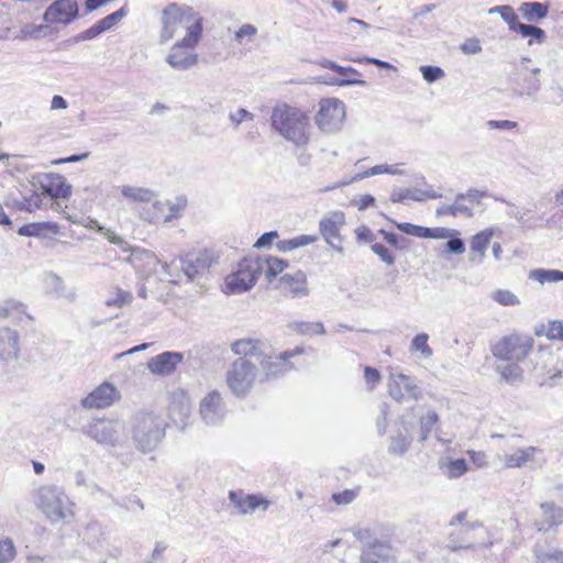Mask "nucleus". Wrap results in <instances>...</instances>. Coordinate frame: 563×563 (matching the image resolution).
<instances>
[{
  "label": "nucleus",
  "mask_w": 563,
  "mask_h": 563,
  "mask_svg": "<svg viewBox=\"0 0 563 563\" xmlns=\"http://www.w3.org/2000/svg\"><path fill=\"white\" fill-rule=\"evenodd\" d=\"M271 121L273 130L295 146L303 148L310 143L312 128L306 111L287 103L278 104L272 111Z\"/></svg>",
  "instance_id": "1"
},
{
  "label": "nucleus",
  "mask_w": 563,
  "mask_h": 563,
  "mask_svg": "<svg viewBox=\"0 0 563 563\" xmlns=\"http://www.w3.org/2000/svg\"><path fill=\"white\" fill-rule=\"evenodd\" d=\"M166 420L153 411L141 410L130 419L131 438L135 448L143 452H152L165 438Z\"/></svg>",
  "instance_id": "2"
},
{
  "label": "nucleus",
  "mask_w": 563,
  "mask_h": 563,
  "mask_svg": "<svg viewBox=\"0 0 563 563\" xmlns=\"http://www.w3.org/2000/svg\"><path fill=\"white\" fill-rule=\"evenodd\" d=\"M203 24L197 21L194 25H187V33L176 41L169 48L165 62L174 70L186 71L198 65L199 56L196 53L202 37Z\"/></svg>",
  "instance_id": "3"
},
{
  "label": "nucleus",
  "mask_w": 563,
  "mask_h": 563,
  "mask_svg": "<svg viewBox=\"0 0 563 563\" xmlns=\"http://www.w3.org/2000/svg\"><path fill=\"white\" fill-rule=\"evenodd\" d=\"M198 20L202 23V18L191 7L176 2L167 4L159 15V44L168 43L175 37L180 27L185 26L187 29V25H194Z\"/></svg>",
  "instance_id": "4"
},
{
  "label": "nucleus",
  "mask_w": 563,
  "mask_h": 563,
  "mask_svg": "<svg viewBox=\"0 0 563 563\" xmlns=\"http://www.w3.org/2000/svg\"><path fill=\"white\" fill-rule=\"evenodd\" d=\"M68 503V497L56 486H42L36 492L35 504L37 508L53 523L64 521L70 514Z\"/></svg>",
  "instance_id": "5"
},
{
  "label": "nucleus",
  "mask_w": 563,
  "mask_h": 563,
  "mask_svg": "<svg viewBox=\"0 0 563 563\" xmlns=\"http://www.w3.org/2000/svg\"><path fill=\"white\" fill-rule=\"evenodd\" d=\"M261 276V266L254 256L244 257L224 280L225 292L242 294L250 290Z\"/></svg>",
  "instance_id": "6"
},
{
  "label": "nucleus",
  "mask_w": 563,
  "mask_h": 563,
  "mask_svg": "<svg viewBox=\"0 0 563 563\" xmlns=\"http://www.w3.org/2000/svg\"><path fill=\"white\" fill-rule=\"evenodd\" d=\"M346 108L343 101L338 98H324L319 102V109L314 122L320 131L335 133L344 124Z\"/></svg>",
  "instance_id": "7"
},
{
  "label": "nucleus",
  "mask_w": 563,
  "mask_h": 563,
  "mask_svg": "<svg viewBox=\"0 0 563 563\" xmlns=\"http://www.w3.org/2000/svg\"><path fill=\"white\" fill-rule=\"evenodd\" d=\"M256 378L255 365L245 360H236L227 373V383L236 397H244L253 387Z\"/></svg>",
  "instance_id": "8"
},
{
  "label": "nucleus",
  "mask_w": 563,
  "mask_h": 563,
  "mask_svg": "<svg viewBox=\"0 0 563 563\" xmlns=\"http://www.w3.org/2000/svg\"><path fill=\"white\" fill-rule=\"evenodd\" d=\"M123 252L130 254L126 262L134 267L140 278L157 280L159 258L153 252L139 246H131L129 243L128 250Z\"/></svg>",
  "instance_id": "9"
},
{
  "label": "nucleus",
  "mask_w": 563,
  "mask_h": 563,
  "mask_svg": "<svg viewBox=\"0 0 563 563\" xmlns=\"http://www.w3.org/2000/svg\"><path fill=\"white\" fill-rule=\"evenodd\" d=\"M79 16L77 0H54L44 11L42 19L55 26H67Z\"/></svg>",
  "instance_id": "10"
},
{
  "label": "nucleus",
  "mask_w": 563,
  "mask_h": 563,
  "mask_svg": "<svg viewBox=\"0 0 563 563\" xmlns=\"http://www.w3.org/2000/svg\"><path fill=\"white\" fill-rule=\"evenodd\" d=\"M344 224L345 214L339 210L329 212L319 222V232L321 236L328 245L340 254L343 253L341 230Z\"/></svg>",
  "instance_id": "11"
},
{
  "label": "nucleus",
  "mask_w": 563,
  "mask_h": 563,
  "mask_svg": "<svg viewBox=\"0 0 563 563\" xmlns=\"http://www.w3.org/2000/svg\"><path fill=\"white\" fill-rule=\"evenodd\" d=\"M123 429V424L119 420L97 419L88 426L86 433L98 443L115 446Z\"/></svg>",
  "instance_id": "12"
},
{
  "label": "nucleus",
  "mask_w": 563,
  "mask_h": 563,
  "mask_svg": "<svg viewBox=\"0 0 563 563\" xmlns=\"http://www.w3.org/2000/svg\"><path fill=\"white\" fill-rule=\"evenodd\" d=\"M531 59L523 57L521 59V69L515 78V89L518 96H527L534 98L541 89L539 67L529 68L526 64H529Z\"/></svg>",
  "instance_id": "13"
},
{
  "label": "nucleus",
  "mask_w": 563,
  "mask_h": 563,
  "mask_svg": "<svg viewBox=\"0 0 563 563\" xmlns=\"http://www.w3.org/2000/svg\"><path fill=\"white\" fill-rule=\"evenodd\" d=\"M213 263V254L208 250H201L186 254L180 258V268L188 279L207 272Z\"/></svg>",
  "instance_id": "14"
},
{
  "label": "nucleus",
  "mask_w": 563,
  "mask_h": 563,
  "mask_svg": "<svg viewBox=\"0 0 563 563\" xmlns=\"http://www.w3.org/2000/svg\"><path fill=\"white\" fill-rule=\"evenodd\" d=\"M200 416L202 420L210 426L220 423L225 413L221 395L213 390L209 393L200 402Z\"/></svg>",
  "instance_id": "15"
},
{
  "label": "nucleus",
  "mask_w": 563,
  "mask_h": 563,
  "mask_svg": "<svg viewBox=\"0 0 563 563\" xmlns=\"http://www.w3.org/2000/svg\"><path fill=\"white\" fill-rule=\"evenodd\" d=\"M503 230L499 227H489L486 228L478 233H476L470 243L471 254L470 261L475 262L477 264L482 263L485 255L486 250L494 236H501Z\"/></svg>",
  "instance_id": "16"
},
{
  "label": "nucleus",
  "mask_w": 563,
  "mask_h": 563,
  "mask_svg": "<svg viewBox=\"0 0 563 563\" xmlns=\"http://www.w3.org/2000/svg\"><path fill=\"white\" fill-rule=\"evenodd\" d=\"M229 499L238 509L239 514L247 515L253 514L258 507L267 510L271 501L255 494H244L243 492H229Z\"/></svg>",
  "instance_id": "17"
},
{
  "label": "nucleus",
  "mask_w": 563,
  "mask_h": 563,
  "mask_svg": "<svg viewBox=\"0 0 563 563\" xmlns=\"http://www.w3.org/2000/svg\"><path fill=\"white\" fill-rule=\"evenodd\" d=\"M394 551L388 542L375 540L367 543L362 551V563H394Z\"/></svg>",
  "instance_id": "18"
},
{
  "label": "nucleus",
  "mask_w": 563,
  "mask_h": 563,
  "mask_svg": "<svg viewBox=\"0 0 563 563\" xmlns=\"http://www.w3.org/2000/svg\"><path fill=\"white\" fill-rule=\"evenodd\" d=\"M260 360L267 378L276 377L292 368L289 358L296 354H253Z\"/></svg>",
  "instance_id": "19"
},
{
  "label": "nucleus",
  "mask_w": 563,
  "mask_h": 563,
  "mask_svg": "<svg viewBox=\"0 0 563 563\" xmlns=\"http://www.w3.org/2000/svg\"><path fill=\"white\" fill-rule=\"evenodd\" d=\"M394 383L389 384V395L398 402L407 399H417L420 389L415 384L413 379L405 374L393 376Z\"/></svg>",
  "instance_id": "20"
},
{
  "label": "nucleus",
  "mask_w": 563,
  "mask_h": 563,
  "mask_svg": "<svg viewBox=\"0 0 563 563\" xmlns=\"http://www.w3.org/2000/svg\"><path fill=\"white\" fill-rule=\"evenodd\" d=\"M41 187L47 196L54 199H66L71 195V186L60 174H47L41 183Z\"/></svg>",
  "instance_id": "21"
},
{
  "label": "nucleus",
  "mask_w": 563,
  "mask_h": 563,
  "mask_svg": "<svg viewBox=\"0 0 563 563\" xmlns=\"http://www.w3.org/2000/svg\"><path fill=\"white\" fill-rule=\"evenodd\" d=\"M191 412L190 401L184 393L174 394L168 407V416L176 423L186 424Z\"/></svg>",
  "instance_id": "22"
},
{
  "label": "nucleus",
  "mask_w": 563,
  "mask_h": 563,
  "mask_svg": "<svg viewBox=\"0 0 563 563\" xmlns=\"http://www.w3.org/2000/svg\"><path fill=\"white\" fill-rule=\"evenodd\" d=\"M533 338L529 334L514 332L499 342V352H529L533 347Z\"/></svg>",
  "instance_id": "23"
},
{
  "label": "nucleus",
  "mask_w": 563,
  "mask_h": 563,
  "mask_svg": "<svg viewBox=\"0 0 563 563\" xmlns=\"http://www.w3.org/2000/svg\"><path fill=\"white\" fill-rule=\"evenodd\" d=\"M282 283L291 298H302L309 295L307 276L302 271L284 275Z\"/></svg>",
  "instance_id": "24"
},
{
  "label": "nucleus",
  "mask_w": 563,
  "mask_h": 563,
  "mask_svg": "<svg viewBox=\"0 0 563 563\" xmlns=\"http://www.w3.org/2000/svg\"><path fill=\"white\" fill-rule=\"evenodd\" d=\"M110 383L104 382L81 399L86 409H102L110 406Z\"/></svg>",
  "instance_id": "25"
},
{
  "label": "nucleus",
  "mask_w": 563,
  "mask_h": 563,
  "mask_svg": "<svg viewBox=\"0 0 563 563\" xmlns=\"http://www.w3.org/2000/svg\"><path fill=\"white\" fill-rule=\"evenodd\" d=\"M181 360L183 354H157L151 360L148 367L154 374L168 375Z\"/></svg>",
  "instance_id": "26"
},
{
  "label": "nucleus",
  "mask_w": 563,
  "mask_h": 563,
  "mask_svg": "<svg viewBox=\"0 0 563 563\" xmlns=\"http://www.w3.org/2000/svg\"><path fill=\"white\" fill-rule=\"evenodd\" d=\"M540 508L543 511L544 520L538 525L539 531H548L552 527L563 523V508L554 503H542Z\"/></svg>",
  "instance_id": "27"
},
{
  "label": "nucleus",
  "mask_w": 563,
  "mask_h": 563,
  "mask_svg": "<svg viewBox=\"0 0 563 563\" xmlns=\"http://www.w3.org/2000/svg\"><path fill=\"white\" fill-rule=\"evenodd\" d=\"M119 190L129 202L148 203L156 198L155 191L145 187L123 185L119 187Z\"/></svg>",
  "instance_id": "28"
},
{
  "label": "nucleus",
  "mask_w": 563,
  "mask_h": 563,
  "mask_svg": "<svg viewBox=\"0 0 563 563\" xmlns=\"http://www.w3.org/2000/svg\"><path fill=\"white\" fill-rule=\"evenodd\" d=\"M518 11L527 22L538 23L547 18L549 13V4L543 2H522Z\"/></svg>",
  "instance_id": "29"
},
{
  "label": "nucleus",
  "mask_w": 563,
  "mask_h": 563,
  "mask_svg": "<svg viewBox=\"0 0 563 563\" xmlns=\"http://www.w3.org/2000/svg\"><path fill=\"white\" fill-rule=\"evenodd\" d=\"M85 228L97 231L111 244L120 247L121 251L128 250V241L123 236L117 234L113 229L102 225L98 220L89 218Z\"/></svg>",
  "instance_id": "30"
},
{
  "label": "nucleus",
  "mask_w": 563,
  "mask_h": 563,
  "mask_svg": "<svg viewBox=\"0 0 563 563\" xmlns=\"http://www.w3.org/2000/svg\"><path fill=\"white\" fill-rule=\"evenodd\" d=\"M336 74L339 75L338 78H332L328 82L330 85H336V86H365L366 81L363 79H360L361 73L353 68V67H345L341 66L336 70Z\"/></svg>",
  "instance_id": "31"
},
{
  "label": "nucleus",
  "mask_w": 563,
  "mask_h": 563,
  "mask_svg": "<svg viewBox=\"0 0 563 563\" xmlns=\"http://www.w3.org/2000/svg\"><path fill=\"white\" fill-rule=\"evenodd\" d=\"M254 258L258 261L261 275L265 274L268 280L275 278L288 265L286 261L275 256H254Z\"/></svg>",
  "instance_id": "32"
},
{
  "label": "nucleus",
  "mask_w": 563,
  "mask_h": 563,
  "mask_svg": "<svg viewBox=\"0 0 563 563\" xmlns=\"http://www.w3.org/2000/svg\"><path fill=\"white\" fill-rule=\"evenodd\" d=\"M496 371L499 372L501 378L509 384H515L522 378V369L516 362H510L509 357H499L496 364Z\"/></svg>",
  "instance_id": "33"
},
{
  "label": "nucleus",
  "mask_w": 563,
  "mask_h": 563,
  "mask_svg": "<svg viewBox=\"0 0 563 563\" xmlns=\"http://www.w3.org/2000/svg\"><path fill=\"white\" fill-rule=\"evenodd\" d=\"M44 282H45L47 289L51 292H53L59 297H64L71 301L75 300L76 292L71 289H67L63 278L60 276H58L57 274L52 273V272L45 274Z\"/></svg>",
  "instance_id": "34"
},
{
  "label": "nucleus",
  "mask_w": 563,
  "mask_h": 563,
  "mask_svg": "<svg viewBox=\"0 0 563 563\" xmlns=\"http://www.w3.org/2000/svg\"><path fill=\"white\" fill-rule=\"evenodd\" d=\"M139 217L141 220L148 223H155L161 219L164 221L165 203L154 198L151 202L140 209Z\"/></svg>",
  "instance_id": "35"
},
{
  "label": "nucleus",
  "mask_w": 563,
  "mask_h": 563,
  "mask_svg": "<svg viewBox=\"0 0 563 563\" xmlns=\"http://www.w3.org/2000/svg\"><path fill=\"white\" fill-rule=\"evenodd\" d=\"M183 272L180 268V262L176 258L168 261L159 260V273L157 275V282L178 283Z\"/></svg>",
  "instance_id": "36"
},
{
  "label": "nucleus",
  "mask_w": 563,
  "mask_h": 563,
  "mask_svg": "<svg viewBox=\"0 0 563 563\" xmlns=\"http://www.w3.org/2000/svg\"><path fill=\"white\" fill-rule=\"evenodd\" d=\"M56 234L58 232V225L53 222H34L22 225L18 233L22 236H45L46 233Z\"/></svg>",
  "instance_id": "37"
},
{
  "label": "nucleus",
  "mask_w": 563,
  "mask_h": 563,
  "mask_svg": "<svg viewBox=\"0 0 563 563\" xmlns=\"http://www.w3.org/2000/svg\"><path fill=\"white\" fill-rule=\"evenodd\" d=\"M538 452L536 446H528L526 449H518L511 454L505 456V464L507 467H521L527 462L532 461Z\"/></svg>",
  "instance_id": "38"
},
{
  "label": "nucleus",
  "mask_w": 563,
  "mask_h": 563,
  "mask_svg": "<svg viewBox=\"0 0 563 563\" xmlns=\"http://www.w3.org/2000/svg\"><path fill=\"white\" fill-rule=\"evenodd\" d=\"M163 203H165L164 222L168 223L183 216L187 207V198L185 196H178L174 200H166L163 201Z\"/></svg>",
  "instance_id": "39"
},
{
  "label": "nucleus",
  "mask_w": 563,
  "mask_h": 563,
  "mask_svg": "<svg viewBox=\"0 0 563 563\" xmlns=\"http://www.w3.org/2000/svg\"><path fill=\"white\" fill-rule=\"evenodd\" d=\"M528 278L538 282L540 285L558 283L563 280V272L558 269L534 268L528 274Z\"/></svg>",
  "instance_id": "40"
},
{
  "label": "nucleus",
  "mask_w": 563,
  "mask_h": 563,
  "mask_svg": "<svg viewBox=\"0 0 563 563\" xmlns=\"http://www.w3.org/2000/svg\"><path fill=\"white\" fill-rule=\"evenodd\" d=\"M265 349H267L266 342L256 338H243L231 343V350L234 353L261 352Z\"/></svg>",
  "instance_id": "41"
},
{
  "label": "nucleus",
  "mask_w": 563,
  "mask_h": 563,
  "mask_svg": "<svg viewBox=\"0 0 563 563\" xmlns=\"http://www.w3.org/2000/svg\"><path fill=\"white\" fill-rule=\"evenodd\" d=\"M318 239H319L318 235L301 234V235L295 236L292 239L282 240V241L277 242L276 246L280 252L286 253V252H290L295 249L312 244V243L317 242Z\"/></svg>",
  "instance_id": "42"
},
{
  "label": "nucleus",
  "mask_w": 563,
  "mask_h": 563,
  "mask_svg": "<svg viewBox=\"0 0 563 563\" xmlns=\"http://www.w3.org/2000/svg\"><path fill=\"white\" fill-rule=\"evenodd\" d=\"M287 328L289 331L301 335H313L324 333L323 323L319 321H292L288 323Z\"/></svg>",
  "instance_id": "43"
},
{
  "label": "nucleus",
  "mask_w": 563,
  "mask_h": 563,
  "mask_svg": "<svg viewBox=\"0 0 563 563\" xmlns=\"http://www.w3.org/2000/svg\"><path fill=\"white\" fill-rule=\"evenodd\" d=\"M397 228L404 233L418 238L442 239L446 236V234L444 233H434L432 229L419 227L407 222L397 223Z\"/></svg>",
  "instance_id": "44"
},
{
  "label": "nucleus",
  "mask_w": 563,
  "mask_h": 563,
  "mask_svg": "<svg viewBox=\"0 0 563 563\" xmlns=\"http://www.w3.org/2000/svg\"><path fill=\"white\" fill-rule=\"evenodd\" d=\"M19 347L18 332L7 327L0 328V352H16Z\"/></svg>",
  "instance_id": "45"
},
{
  "label": "nucleus",
  "mask_w": 563,
  "mask_h": 563,
  "mask_svg": "<svg viewBox=\"0 0 563 563\" xmlns=\"http://www.w3.org/2000/svg\"><path fill=\"white\" fill-rule=\"evenodd\" d=\"M128 8L126 5H123L115 12L100 19L95 24L98 26L99 31L101 33L112 29L117 23H119L124 16L128 15Z\"/></svg>",
  "instance_id": "46"
},
{
  "label": "nucleus",
  "mask_w": 563,
  "mask_h": 563,
  "mask_svg": "<svg viewBox=\"0 0 563 563\" xmlns=\"http://www.w3.org/2000/svg\"><path fill=\"white\" fill-rule=\"evenodd\" d=\"M132 298L133 296L130 291L117 287L114 288V295L107 298L106 306L108 308H123L131 303Z\"/></svg>",
  "instance_id": "47"
},
{
  "label": "nucleus",
  "mask_w": 563,
  "mask_h": 563,
  "mask_svg": "<svg viewBox=\"0 0 563 563\" xmlns=\"http://www.w3.org/2000/svg\"><path fill=\"white\" fill-rule=\"evenodd\" d=\"M411 438L402 433L391 437L390 444L388 445V452L395 455H402L409 449Z\"/></svg>",
  "instance_id": "48"
},
{
  "label": "nucleus",
  "mask_w": 563,
  "mask_h": 563,
  "mask_svg": "<svg viewBox=\"0 0 563 563\" xmlns=\"http://www.w3.org/2000/svg\"><path fill=\"white\" fill-rule=\"evenodd\" d=\"M439 421V416L435 411L430 410L426 416L420 419V441H426Z\"/></svg>",
  "instance_id": "49"
},
{
  "label": "nucleus",
  "mask_w": 563,
  "mask_h": 563,
  "mask_svg": "<svg viewBox=\"0 0 563 563\" xmlns=\"http://www.w3.org/2000/svg\"><path fill=\"white\" fill-rule=\"evenodd\" d=\"M29 354H0V362L4 363L9 372H15L18 367L26 368Z\"/></svg>",
  "instance_id": "50"
},
{
  "label": "nucleus",
  "mask_w": 563,
  "mask_h": 563,
  "mask_svg": "<svg viewBox=\"0 0 563 563\" xmlns=\"http://www.w3.org/2000/svg\"><path fill=\"white\" fill-rule=\"evenodd\" d=\"M492 299L505 307L520 305L519 298L508 289H497L492 294Z\"/></svg>",
  "instance_id": "51"
},
{
  "label": "nucleus",
  "mask_w": 563,
  "mask_h": 563,
  "mask_svg": "<svg viewBox=\"0 0 563 563\" xmlns=\"http://www.w3.org/2000/svg\"><path fill=\"white\" fill-rule=\"evenodd\" d=\"M536 563H563V551L553 549L536 552Z\"/></svg>",
  "instance_id": "52"
},
{
  "label": "nucleus",
  "mask_w": 563,
  "mask_h": 563,
  "mask_svg": "<svg viewBox=\"0 0 563 563\" xmlns=\"http://www.w3.org/2000/svg\"><path fill=\"white\" fill-rule=\"evenodd\" d=\"M465 214L467 217H471L472 216V211L468 207L466 206H463V205H459V203H453V205H443L441 207H439L437 209V214L438 216H452V217H456L457 214Z\"/></svg>",
  "instance_id": "53"
},
{
  "label": "nucleus",
  "mask_w": 563,
  "mask_h": 563,
  "mask_svg": "<svg viewBox=\"0 0 563 563\" xmlns=\"http://www.w3.org/2000/svg\"><path fill=\"white\" fill-rule=\"evenodd\" d=\"M441 197L442 194L435 191L429 185H426L422 189H410V199L415 201H424L427 199H438Z\"/></svg>",
  "instance_id": "54"
},
{
  "label": "nucleus",
  "mask_w": 563,
  "mask_h": 563,
  "mask_svg": "<svg viewBox=\"0 0 563 563\" xmlns=\"http://www.w3.org/2000/svg\"><path fill=\"white\" fill-rule=\"evenodd\" d=\"M257 34V27L253 24H243L234 34V38L240 44L254 41Z\"/></svg>",
  "instance_id": "55"
},
{
  "label": "nucleus",
  "mask_w": 563,
  "mask_h": 563,
  "mask_svg": "<svg viewBox=\"0 0 563 563\" xmlns=\"http://www.w3.org/2000/svg\"><path fill=\"white\" fill-rule=\"evenodd\" d=\"M22 198L26 205L24 206L25 211L33 212L41 209L43 200L41 194L37 191L30 189L29 192L22 194Z\"/></svg>",
  "instance_id": "56"
},
{
  "label": "nucleus",
  "mask_w": 563,
  "mask_h": 563,
  "mask_svg": "<svg viewBox=\"0 0 563 563\" xmlns=\"http://www.w3.org/2000/svg\"><path fill=\"white\" fill-rule=\"evenodd\" d=\"M423 79L431 84L442 79L445 76L444 70L439 66L424 65L420 67Z\"/></svg>",
  "instance_id": "57"
},
{
  "label": "nucleus",
  "mask_w": 563,
  "mask_h": 563,
  "mask_svg": "<svg viewBox=\"0 0 563 563\" xmlns=\"http://www.w3.org/2000/svg\"><path fill=\"white\" fill-rule=\"evenodd\" d=\"M16 555L13 541L9 538L0 540V563H8Z\"/></svg>",
  "instance_id": "58"
},
{
  "label": "nucleus",
  "mask_w": 563,
  "mask_h": 563,
  "mask_svg": "<svg viewBox=\"0 0 563 563\" xmlns=\"http://www.w3.org/2000/svg\"><path fill=\"white\" fill-rule=\"evenodd\" d=\"M13 312L25 313V306L15 300H7L0 303V320L8 318Z\"/></svg>",
  "instance_id": "59"
},
{
  "label": "nucleus",
  "mask_w": 563,
  "mask_h": 563,
  "mask_svg": "<svg viewBox=\"0 0 563 563\" xmlns=\"http://www.w3.org/2000/svg\"><path fill=\"white\" fill-rule=\"evenodd\" d=\"M369 173H371V168H367L365 170L358 172V173H356L352 177H345L342 180L335 183L334 185H332L330 187H327L324 190L328 191V190L345 187V186L351 185L353 183H356V181L363 180L365 178L372 177L373 174H369Z\"/></svg>",
  "instance_id": "60"
},
{
  "label": "nucleus",
  "mask_w": 563,
  "mask_h": 563,
  "mask_svg": "<svg viewBox=\"0 0 563 563\" xmlns=\"http://www.w3.org/2000/svg\"><path fill=\"white\" fill-rule=\"evenodd\" d=\"M467 472V462L465 459L451 460L448 464V474L450 478H457Z\"/></svg>",
  "instance_id": "61"
},
{
  "label": "nucleus",
  "mask_w": 563,
  "mask_h": 563,
  "mask_svg": "<svg viewBox=\"0 0 563 563\" xmlns=\"http://www.w3.org/2000/svg\"><path fill=\"white\" fill-rule=\"evenodd\" d=\"M229 120H230L231 124L233 125V128L236 129L240 126L241 123H243L245 121H253L254 114L244 108H240L235 112H231L229 114Z\"/></svg>",
  "instance_id": "62"
},
{
  "label": "nucleus",
  "mask_w": 563,
  "mask_h": 563,
  "mask_svg": "<svg viewBox=\"0 0 563 563\" xmlns=\"http://www.w3.org/2000/svg\"><path fill=\"white\" fill-rule=\"evenodd\" d=\"M545 335L549 340H559L563 342V322L558 320L550 321Z\"/></svg>",
  "instance_id": "63"
},
{
  "label": "nucleus",
  "mask_w": 563,
  "mask_h": 563,
  "mask_svg": "<svg viewBox=\"0 0 563 563\" xmlns=\"http://www.w3.org/2000/svg\"><path fill=\"white\" fill-rule=\"evenodd\" d=\"M372 251L387 265L395 263V257L390 254L388 249L380 243H373L371 246Z\"/></svg>",
  "instance_id": "64"
}]
</instances>
